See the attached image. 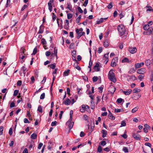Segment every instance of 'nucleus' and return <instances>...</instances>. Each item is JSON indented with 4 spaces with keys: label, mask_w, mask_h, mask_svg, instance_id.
I'll return each instance as SVG.
<instances>
[{
    "label": "nucleus",
    "mask_w": 153,
    "mask_h": 153,
    "mask_svg": "<svg viewBox=\"0 0 153 153\" xmlns=\"http://www.w3.org/2000/svg\"><path fill=\"white\" fill-rule=\"evenodd\" d=\"M73 15L71 13H68L67 14V18L68 19H70L72 18Z\"/></svg>",
    "instance_id": "a18cd8bd"
},
{
    "label": "nucleus",
    "mask_w": 153,
    "mask_h": 153,
    "mask_svg": "<svg viewBox=\"0 0 153 153\" xmlns=\"http://www.w3.org/2000/svg\"><path fill=\"white\" fill-rule=\"evenodd\" d=\"M102 150V148L100 146H99L97 148V152H101Z\"/></svg>",
    "instance_id": "09e8293b"
},
{
    "label": "nucleus",
    "mask_w": 153,
    "mask_h": 153,
    "mask_svg": "<svg viewBox=\"0 0 153 153\" xmlns=\"http://www.w3.org/2000/svg\"><path fill=\"white\" fill-rule=\"evenodd\" d=\"M70 71V70L69 69H68L67 70L65 71L63 73V76H68L69 74Z\"/></svg>",
    "instance_id": "6ab92c4d"
},
{
    "label": "nucleus",
    "mask_w": 153,
    "mask_h": 153,
    "mask_svg": "<svg viewBox=\"0 0 153 153\" xmlns=\"http://www.w3.org/2000/svg\"><path fill=\"white\" fill-rule=\"evenodd\" d=\"M83 29L82 28H80L79 29H76V33H78L79 32H83Z\"/></svg>",
    "instance_id": "ea45409f"
},
{
    "label": "nucleus",
    "mask_w": 153,
    "mask_h": 153,
    "mask_svg": "<svg viewBox=\"0 0 153 153\" xmlns=\"http://www.w3.org/2000/svg\"><path fill=\"white\" fill-rule=\"evenodd\" d=\"M146 7L148 8V9H147L146 10L147 12L151 11H153V9H152V7L151 6H149L148 5H147L146 6Z\"/></svg>",
    "instance_id": "cd10ccee"
},
{
    "label": "nucleus",
    "mask_w": 153,
    "mask_h": 153,
    "mask_svg": "<svg viewBox=\"0 0 153 153\" xmlns=\"http://www.w3.org/2000/svg\"><path fill=\"white\" fill-rule=\"evenodd\" d=\"M67 8L69 9L70 10H71L72 8V5L69 3H67Z\"/></svg>",
    "instance_id": "7c9ffc66"
},
{
    "label": "nucleus",
    "mask_w": 153,
    "mask_h": 153,
    "mask_svg": "<svg viewBox=\"0 0 153 153\" xmlns=\"http://www.w3.org/2000/svg\"><path fill=\"white\" fill-rule=\"evenodd\" d=\"M48 149L50 150L52 147L53 143H51V142H48Z\"/></svg>",
    "instance_id": "bb28decb"
},
{
    "label": "nucleus",
    "mask_w": 153,
    "mask_h": 153,
    "mask_svg": "<svg viewBox=\"0 0 153 153\" xmlns=\"http://www.w3.org/2000/svg\"><path fill=\"white\" fill-rule=\"evenodd\" d=\"M129 51L131 53L133 54L136 52L137 49L135 47L130 48H129Z\"/></svg>",
    "instance_id": "423d86ee"
},
{
    "label": "nucleus",
    "mask_w": 153,
    "mask_h": 153,
    "mask_svg": "<svg viewBox=\"0 0 153 153\" xmlns=\"http://www.w3.org/2000/svg\"><path fill=\"white\" fill-rule=\"evenodd\" d=\"M149 33L150 34H153V27H149Z\"/></svg>",
    "instance_id": "72a5a7b5"
},
{
    "label": "nucleus",
    "mask_w": 153,
    "mask_h": 153,
    "mask_svg": "<svg viewBox=\"0 0 153 153\" xmlns=\"http://www.w3.org/2000/svg\"><path fill=\"white\" fill-rule=\"evenodd\" d=\"M72 120V119H69L66 123V125L68 126L70 129L72 128L74 124V122H71Z\"/></svg>",
    "instance_id": "20e7f679"
},
{
    "label": "nucleus",
    "mask_w": 153,
    "mask_h": 153,
    "mask_svg": "<svg viewBox=\"0 0 153 153\" xmlns=\"http://www.w3.org/2000/svg\"><path fill=\"white\" fill-rule=\"evenodd\" d=\"M85 105H82L81 108H80V111L82 113L84 112L85 111Z\"/></svg>",
    "instance_id": "aec40b11"
},
{
    "label": "nucleus",
    "mask_w": 153,
    "mask_h": 153,
    "mask_svg": "<svg viewBox=\"0 0 153 153\" xmlns=\"http://www.w3.org/2000/svg\"><path fill=\"white\" fill-rule=\"evenodd\" d=\"M123 100L121 98H119L117 99V102L118 103H121Z\"/></svg>",
    "instance_id": "603ef678"
},
{
    "label": "nucleus",
    "mask_w": 153,
    "mask_h": 153,
    "mask_svg": "<svg viewBox=\"0 0 153 153\" xmlns=\"http://www.w3.org/2000/svg\"><path fill=\"white\" fill-rule=\"evenodd\" d=\"M150 80L152 83L153 84V73L151 74L150 77Z\"/></svg>",
    "instance_id": "774afa93"
},
{
    "label": "nucleus",
    "mask_w": 153,
    "mask_h": 153,
    "mask_svg": "<svg viewBox=\"0 0 153 153\" xmlns=\"http://www.w3.org/2000/svg\"><path fill=\"white\" fill-rule=\"evenodd\" d=\"M22 84V82L21 80H18L17 82V85L18 86H20Z\"/></svg>",
    "instance_id": "338daca9"
},
{
    "label": "nucleus",
    "mask_w": 153,
    "mask_h": 153,
    "mask_svg": "<svg viewBox=\"0 0 153 153\" xmlns=\"http://www.w3.org/2000/svg\"><path fill=\"white\" fill-rule=\"evenodd\" d=\"M37 48H35L33 51V52L32 54V55H35L37 52Z\"/></svg>",
    "instance_id": "4c0bfd02"
},
{
    "label": "nucleus",
    "mask_w": 153,
    "mask_h": 153,
    "mask_svg": "<svg viewBox=\"0 0 153 153\" xmlns=\"http://www.w3.org/2000/svg\"><path fill=\"white\" fill-rule=\"evenodd\" d=\"M69 36L71 38H73L74 37V33L73 32H71L69 33Z\"/></svg>",
    "instance_id": "69168bd1"
},
{
    "label": "nucleus",
    "mask_w": 153,
    "mask_h": 153,
    "mask_svg": "<svg viewBox=\"0 0 153 153\" xmlns=\"http://www.w3.org/2000/svg\"><path fill=\"white\" fill-rule=\"evenodd\" d=\"M126 123L125 121L124 120L122 121L121 123V125L120 126V127H122L123 126H126Z\"/></svg>",
    "instance_id": "f704fd0d"
},
{
    "label": "nucleus",
    "mask_w": 153,
    "mask_h": 153,
    "mask_svg": "<svg viewBox=\"0 0 153 153\" xmlns=\"http://www.w3.org/2000/svg\"><path fill=\"white\" fill-rule=\"evenodd\" d=\"M98 80L97 77L96 76H94L92 78V80L93 82H96Z\"/></svg>",
    "instance_id": "de8ad7c7"
},
{
    "label": "nucleus",
    "mask_w": 153,
    "mask_h": 153,
    "mask_svg": "<svg viewBox=\"0 0 153 153\" xmlns=\"http://www.w3.org/2000/svg\"><path fill=\"white\" fill-rule=\"evenodd\" d=\"M138 107H136L134 108L131 110V112L133 113H134L136 112L138 110Z\"/></svg>",
    "instance_id": "58836bf2"
},
{
    "label": "nucleus",
    "mask_w": 153,
    "mask_h": 153,
    "mask_svg": "<svg viewBox=\"0 0 153 153\" xmlns=\"http://www.w3.org/2000/svg\"><path fill=\"white\" fill-rule=\"evenodd\" d=\"M48 9L50 10V12H51L52 10V4H48Z\"/></svg>",
    "instance_id": "c9c22d12"
},
{
    "label": "nucleus",
    "mask_w": 153,
    "mask_h": 153,
    "mask_svg": "<svg viewBox=\"0 0 153 153\" xmlns=\"http://www.w3.org/2000/svg\"><path fill=\"white\" fill-rule=\"evenodd\" d=\"M113 7V4L112 2H110V3L107 6V7L109 9H111Z\"/></svg>",
    "instance_id": "49530a36"
},
{
    "label": "nucleus",
    "mask_w": 153,
    "mask_h": 153,
    "mask_svg": "<svg viewBox=\"0 0 153 153\" xmlns=\"http://www.w3.org/2000/svg\"><path fill=\"white\" fill-rule=\"evenodd\" d=\"M77 34V36H76L77 38L79 39L82 35L85 34L84 32H79L78 33H76Z\"/></svg>",
    "instance_id": "f3484780"
},
{
    "label": "nucleus",
    "mask_w": 153,
    "mask_h": 153,
    "mask_svg": "<svg viewBox=\"0 0 153 153\" xmlns=\"http://www.w3.org/2000/svg\"><path fill=\"white\" fill-rule=\"evenodd\" d=\"M44 26L43 25H42L40 27L38 33L39 34L42 33L44 31Z\"/></svg>",
    "instance_id": "f8f14e48"
},
{
    "label": "nucleus",
    "mask_w": 153,
    "mask_h": 153,
    "mask_svg": "<svg viewBox=\"0 0 153 153\" xmlns=\"http://www.w3.org/2000/svg\"><path fill=\"white\" fill-rule=\"evenodd\" d=\"M71 102L69 99H67L65 101V105H69L71 103Z\"/></svg>",
    "instance_id": "b1692460"
},
{
    "label": "nucleus",
    "mask_w": 153,
    "mask_h": 153,
    "mask_svg": "<svg viewBox=\"0 0 153 153\" xmlns=\"http://www.w3.org/2000/svg\"><path fill=\"white\" fill-rule=\"evenodd\" d=\"M123 150L125 153H127V152H128V148L126 147H123Z\"/></svg>",
    "instance_id": "a19ab883"
},
{
    "label": "nucleus",
    "mask_w": 153,
    "mask_h": 153,
    "mask_svg": "<svg viewBox=\"0 0 153 153\" xmlns=\"http://www.w3.org/2000/svg\"><path fill=\"white\" fill-rule=\"evenodd\" d=\"M144 65V63L142 62L140 63H137L135 65V67L136 68H138L141 67L142 66Z\"/></svg>",
    "instance_id": "ddd939ff"
},
{
    "label": "nucleus",
    "mask_w": 153,
    "mask_h": 153,
    "mask_svg": "<svg viewBox=\"0 0 153 153\" xmlns=\"http://www.w3.org/2000/svg\"><path fill=\"white\" fill-rule=\"evenodd\" d=\"M37 111L41 113H42V108L41 105H39L38 106Z\"/></svg>",
    "instance_id": "473e14b6"
},
{
    "label": "nucleus",
    "mask_w": 153,
    "mask_h": 153,
    "mask_svg": "<svg viewBox=\"0 0 153 153\" xmlns=\"http://www.w3.org/2000/svg\"><path fill=\"white\" fill-rule=\"evenodd\" d=\"M9 133L10 135H11L13 133V129L12 128H10L9 131Z\"/></svg>",
    "instance_id": "4d7b16f0"
},
{
    "label": "nucleus",
    "mask_w": 153,
    "mask_h": 153,
    "mask_svg": "<svg viewBox=\"0 0 153 153\" xmlns=\"http://www.w3.org/2000/svg\"><path fill=\"white\" fill-rule=\"evenodd\" d=\"M37 137V135L35 133H33L31 135V138L33 139H36Z\"/></svg>",
    "instance_id": "393cba45"
},
{
    "label": "nucleus",
    "mask_w": 153,
    "mask_h": 153,
    "mask_svg": "<svg viewBox=\"0 0 153 153\" xmlns=\"http://www.w3.org/2000/svg\"><path fill=\"white\" fill-rule=\"evenodd\" d=\"M99 65L98 63H96L94 67V69L95 71H100Z\"/></svg>",
    "instance_id": "9b49d317"
},
{
    "label": "nucleus",
    "mask_w": 153,
    "mask_h": 153,
    "mask_svg": "<svg viewBox=\"0 0 153 153\" xmlns=\"http://www.w3.org/2000/svg\"><path fill=\"white\" fill-rule=\"evenodd\" d=\"M109 114L108 117L109 119L111 120H114L115 119V117L114 116L111 112L109 110Z\"/></svg>",
    "instance_id": "4468645a"
},
{
    "label": "nucleus",
    "mask_w": 153,
    "mask_h": 153,
    "mask_svg": "<svg viewBox=\"0 0 153 153\" xmlns=\"http://www.w3.org/2000/svg\"><path fill=\"white\" fill-rule=\"evenodd\" d=\"M57 48L56 47L54 48V53L51 54V56H53V55L55 56L56 57H57Z\"/></svg>",
    "instance_id": "a211bd4d"
},
{
    "label": "nucleus",
    "mask_w": 153,
    "mask_h": 153,
    "mask_svg": "<svg viewBox=\"0 0 153 153\" xmlns=\"http://www.w3.org/2000/svg\"><path fill=\"white\" fill-rule=\"evenodd\" d=\"M77 9L78 11L80 13H82L83 12V11L81 9V7H77Z\"/></svg>",
    "instance_id": "e2e57ef3"
},
{
    "label": "nucleus",
    "mask_w": 153,
    "mask_h": 153,
    "mask_svg": "<svg viewBox=\"0 0 153 153\" xmlns=\"http://www.w3.org/2000/svg\"><path fill=\"white\" fill-rule=\"evenodd\" d=\"M41 43L43 45L46 44V42L44 39L42 38L41 39Z\"/></svg>",
    "instance_id": "79ce46f5"
},
{
    "label": "nucleus",
    "mask_w": 153,
    "mask_h": 153,
    "mask_svg": "<svg viewBox=\"0 0 153 153\" xmlns=\"http://www.w3.org/2000/svg\"><path fill=\"white\" fill-rule=\"evenodd\" d=\"M73 113L72 110L71 111L70 114V118L69 119H72V115L73 114Z\"/></svg>",
    "instance_id": "864d4df0"
},
{
    "label": "nucleus",
    "mask_w": 153,
    "mask_h": 153,
    "mask_svg": "<svg viewBox=\"0 0 153 153\" xmlns=\"http://www.w3.org/2000/svg\"><path fill=\"white\" fill-rule=\"evenodd\" d=\"M45 93H44L42 94L40 96V99H43L45 98Z\"/></svg>",
    "instance_id": "8fccbe9b"
},
{
    "label": "nucleus",
    "mask_w": 153,
    "mask_h": 153,
    "mask_svg": "<svg viewBox=\"0 0 153 153\" xmlns=\"http://www.w3.org/2000/svg\"><path fill=\"white\" fill-rule=\"evenodd\" d=\"M108 79L112 82L114 83L116 81V79L115 77V74L112 71L110 70L108 74Z\"/></svg>",
    "instance_id": "f257e3e1"
},
{
    "label": "nucleus",
    "mask_w": 153,
    "mask_h": 153,
    "mask_svg": "<svg viewBox=\"0 0 153 153\" xmlns=\"http://www.w3.org/2000/svg\"><path fill=\"white\" fill-rule=\"evenodd\" d=\"M104 45L105 47H107L108 46V43L107 41H105L104 43Z\"/></svg>",
    "instance_id": "0e129e2a"
},
{
    "label": "nucleus",
    "mask_w": 153,
    "mask_h": 153,
    "mask_svg": "<svg viewBox=\"0 0 153 153\" xmlns=\"http://www.w3.org/2000/svg\"><path fill=\"white\" fill-rule=\"evenodd\" d=\"M3 129L4 128L3 126H0V135L2 134Z\"/></svg>",
    "instance_id": "c03bdc74"
},
{
    "label": "nucleus",
    "mask_w": 153,
    "mask_h": 153,
    "mask_svg": "<svg viewBox=\"0 0 153 153\" xmlns=\"http://www.w3.org/2000/svg\"><path fill=\"white\" fill-rule=\"evenodd\" d=\"M109 53H108L105 54L103 56V58H104L105 61H106L105 62L106 64L108 62V57Z\"/></svg>",
    "instance_id": "2eb2a0df"
},
{
    "label": "nucleus",
    "mask_w": 153,
    "mask_h": 153,
    "mask_svg": "<svg viewBox=\"0 0 153 153\" xmlns=\"http://www.w3.org/2000/svg\"><path fill=\"white\" fill-rule=\"evenodd\" d=\"M107 19L108 17L106 18H101L100 19V20L97 21L96 24H100L103 22L104 20H106Z\"/></svg>",
    "instance_id": "9d476101"
},
{
    "label": "nucleus",
    "mask_w": 153,
    "mask_h": 153,
    "mask_svg": "<svg viewBox=\"0 0 153 153\" xmlns=\"http://www.w3.org/2000/svg\"><path fill=\"white\" fill-rule=\"evenodd\" d=\"M122 63H129L130 62L128 59L127 57H125L122 61Z\"/></svg>",
    "instance_id": "4be33fe9"
},
{
    "label": "nucleus",
    "mask_w": 153,
    "mask_h": 153,
    "mask_svg": "<svg viewBox=\"0 0 153 153\" xmlns=\"http://www.w3.org/2000/svg\"><path fill=\"white\" fill-rule=\"evenodd\" d=\"M117 60L118 58L117 57L114 58L112 60L111 66L113 67L116 66L117 65Z\"/></svg>",
    "instance_id": "7ed1b4c3"
},
{
    "label": "nucleus",
    "mask_w": 153,
    "mask_h": 153,
    "mask_svg": "<svg viewBox=\"0 0 153 153\" xmlns=\"http://www.w3.org/2000/svg\"><path fill=\"white\" fill-rule=\"evenodd\" d=\"M27 5L26 4L24 5V6L22 8L21 11H23V10H24L26 8H27Z\"/></svg>",
    "instance_id": "5fc2aeb1"
},
{
    "label": "nucleus",
    "mask_w": 153,
    "mask_h": 153,
    "mask_svg": "<svg viewBox=\"0 0 153 153\" xmlns=\"http://www.w3.org/2000/svg\"><path fill=\"white\" fill-rule=\"evenodd\" d=\"M117 30L121 36H123L125 32V28L124 26L122 25H118Z\"/></svg>",
    "instance_id": "f03ea898"
},
{
    "label": "nucleus",
    "mask_w": 153,
    "mask_h": 153,
    "mask_svg": "<svg viewBox=\"0 0 153 153\" xmlns=\"http://www.w3.org/2000/svg\"><path fill=\"white\" fill-rule=\"evenodd\" d=\"M102 47H100L98 48L97 52L99 53H101L102 51Z\"/></svg>",
    "instance_id": "bf43d9fd"
},
{
    "label": "nucleus",
    "mask_w": 153,
    "mask_h": 153,
    "mask_svg": "<svg viewBox=\"0 0 153 153\" xmlns=\"http://www.w3.org/2000/svg\"><path fill=\"white\" fill-rule=\"evenodd\" d=\"M69 20L67 19H66L65 20V25L64 27L65 29L67 30H68L69 29Z\"/></svg>",
    "instance_id": "6e6552de"
},
{
    "label": "nucleus",
    "mask_w": 153,
    "mask_h": 153,
    "mask_svg": "<svg viewBox=\"0 0 153 153\" xmlns=\"http://www.w3.org/2000/svg\"><path fill=\"white\" fill-rule=\"evenodd\" d=\"M132 90L130 89L126 91H123V93L126 95H129L131 92Z\"/></svg>",
    "instance_id": "dca6fc26"
},
{
    "label": "nucleus",
    "mask_w": 153,
    "mask_h": 153,
    "mask_svg": "<svg viewBox=\"0 0 153 153\" xmlns=\"http://www.w3.org/2000/svg\"><path fill=\"white\" fill-rule=\"evenodd\" d=\"M129 78L130 79H132L133 80H135L137 79V78L134 75L128 76Z\"/></svg>",
    "instance_id": "c85d7f7f"
},
{
    "label": "nucleus",
    "mask_w": 153,
    "mask_h": 153,
    "mask_svg": "<svg viewBox=\"0 0 153 153\" xmlns=\"http://www.w3.org/2000/svg\"><path fill=\"white\" fill-rule=\"evenodd\" d=\"M22 70V71L23 73L24 74H25V71L27 70V68L25 67V66H23L21 68Z\"/></svg>",
    "instance_id": "37998d69"
},
{
    "label": "nucleus",
    "mask_w": 153,
    "mask_h": 153,
    "mask_svg": "<svg viewBox=\"0 0 153 153\" xmlns=\"http://www.w3.org/2000/svg\"><path fill=\"white\" fill-rule=\"evenodd\" d=\"M102 137H106L107 135V131L104 130H102Z\"/></svg>",
    "instance_id": "5701e85b"
},
{
    "label": "nucleus",
    "mask_w": 153,
    "mask_h": 153,
    "mask_svg": "<svg viewBox=\"0 0 153 153\" xmlns=\"http://www.w3.org/2000/svg\"><path fill=\"white\" fill-rule=\"evenodd\" d=\"M63 113V111H61L60 112V114L59 115V118L60 119H61L62 118V114Z\"/></svg>",
    "instance_id": "680f3d73"
},
{
    "label": "nucleus",
    "mask_w": 153,
    "mask_h": 153,
    "mask_svg": "<svg viewBox=\"0 0 153 153\" xmlns=\"http://www.w3.org/2000/svg\"><path fill=\"white\" fill-rule=\"evenodd\" d=\"M19 91L18 90H16L14 91L13 93V96H16L17 94L18 93Z\"/></svg>",
    "instance_id": "052dcab7"
},
{
    "label": "nucleus",
    "mask_w": 153,
    "mask_h": 153,
    "mask_svg": "<svg viewBox=\"0 0 153 153\" xmlns=\"http://www.w3.org/2000/svg\"><path fill=\"white\" fill-rule=\"evenodd\" d=\"M132 136L136 140H140L141 138L140 135L138 134L133 133Z\"/></svg>",
    "instance_id": "39448f33"
},
{
    "label": "nucleus",
    "mask_w": 153,
    "mask_h": 153,
    "mask_svg": "<svg viewBox=\"0 0 153 153\" xmlns=\"http://www.w3.org/2000/svg\"><path fill=\"white\" fill-rule=\"evenodd\" d=\"M106 144V143L105 141L102 140L101 142V145L103 146H105Z\"/></svg>",
    "instance_id": "3c124183"
},
{
    "label": "nucleus",
    "mask_w": 153,
    "mask_h": 153,
    "mask_svg": "<svg viewBox=\"0 0 153 153\" xmlns=\"http://www.w3.org/2000/svg\"><path fill=\"white\" fill-rule=\"evenodd\" d=\"M141 91V90L140 89H138L137 88H135L133 90V93H137L140 92Z\"/></svg>",
    "instance_id": "a878e982"
},
{
    "label": "nucleus",
    "mask_w": 153,
    "mask_h": 153,
    "mask_svg": "<svg viewBox=\"0 0 153 153\" xmlns=\"http://www.w3.org/2000/svg\"><path fill=\"white\" fill-rule=\"evenodd\" d=\"M88 0H85V1L83 4V5L84 7H85L87 5L88 3Z\"/></svg>",
    "instance_id": "6e6d98bb"
},
{
    "label": "nucleus",
    "mask_w": 153,
    "mask_h": 153,
    "mask_svg": "<svg viewBox=\"0 0 153 153\" xmlns=\"http://www.w3.org/2000/svg\"><path fill=\"white\" fill-rule=\"evenodd\" d=\"M48 66L52 69H54L56 66V64L55 63H54L53 64L49 65Z\"/></svg>",
    "instance_id": "c756f323"
},
{
    "label": "nucleus",
    "mask_w": 153,
    "mask_h": 153,
    "mask_svg": "<svg viewBox=\"0 0 153 153\" xmlns=\"http://www.w3.org/2000/svg\"><path fill=\"white\" fill-rule=\"evenodd\" d=\"M150 27L149 26V25H145L144 27L143 28L145 30H147Z\"/></svg>",
    "instance_id": "e433bc0d"
},
{
    "label": "nucleus",
    "mask_w": 153,
    "mask_h": 153,
    "mask_svg": "<svg viewBox=\"0 0 153 153\" xmlns=\"http://www.w3.org/2000/svg\"><path fill=\"white\" fill-rule=\"evenodd\" d=\"M81 17V15H79V17L76 19V22L77 23H78L79 22Z\"/></svg>",
    "instance_id": "2f4dec72"
},
{
    "label": "nucleus",
    "mask_w": 153,
    "mask_h": 153,
    "mask_svg": "<svg viewBox=\"0 0 153 153\" xmlns=\"http://www.w3.org/2000/svg\"><path fill=\"white\" fill-rule=\"evenodd\" d=\"M146 69L144 68L138 69L137 72L138 74H143L145 72Z\"/></svg>",
    "instance_id": "1a4fd4ad"
},
{
    "label": "nucleus",
    "mask_w": 153,
    "mask_h": 153,
    "mask_svg": "<svg viewBox=\"0 0 153 153\" xmlns=\"http://www.w3.org/2000/svg\"><path fill=\"white\" fill-rule=\"evenodd\" d=\"M144 128H143L144 131L146 133L148 132V130L150 129V127L147 124H145L144 125Z\"/></svg>",
    "instance_id": "0eeeda50"
},
{
    "label": "nucleus",
    "mask_w": 153,
    "mask_h": 153,
    "mask_svg": "<svg viewBox=\"0 0 153 153\" xmlns=\"http://www.w3.org/2000/svg\"><path fill=\"white\" fill-rule=\"evenodd\" d=\"M145 63L147 66H149L150 64L152 63L150 59L146 60L145 61Z\"/></svg>",
    "instance_id": "412c9836"
},
{
    "label": "nucleus",
    "mask_w": 153,
    "mask_h": 153,
    "mask_svg": "<svg viewBox=\"0 0 153 153\" xmlns=\"http://www.w3.org/2000/svg\"><path fill=\"white\" fill-rule=\"evenodd\" d=\"M143 77L144 76L142 75H140L138 76L139 79L140 80H141L143 78Z\"/></svg>",
    "instance_id": "13d9d810"
}]
</instances>
